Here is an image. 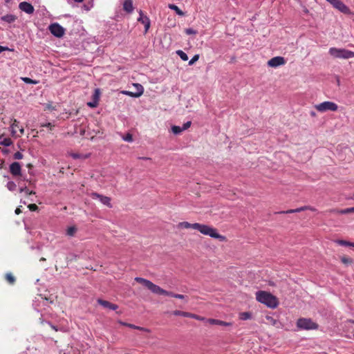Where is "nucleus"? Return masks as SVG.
Listing matches in <instances>:
<instances>
[{
  "mask_svg": "<svg viewBox=\"0 0 354 354\" xmlns=\"http://www.w3.org/2000/svg\"><path fill=\"white\" fill-rule=\"evenodd\" d=\"M20 192H25L26 194L28 195H31V194H35V192H33V191H29V189H28L26 187L25 188H21L20 189Z\"/></svg>",
  "mask_w": 354,
  "mask_h": 354,
  "instance_id": "obj_45",
  "label": "nucleus"
},
{
  "mask_svg": "<svg viewBox=\"0 0 354 354\" xmlns=\"http://www.w3.org/2000/svg\"><path fill=\"white\" fill-rule=\"evenodd\" d=\"M19 8L27 14H32L35 11L34 7L28 2L23 1L19 4Z\"/></svg>",
  "mask_w": 354,
  "mask_h": 354,
  "instance_id": "obj_13",
  "label": "nucleus"
},
{
  "mask_svg": "<svg viewBox=\"0 0 354 354\" xmlns=\"http://www.w3.org/2000/svg\"><path fill=\"white\" fill-rule=\"evenodd\" d=\"M239 318L242 320H247L251 318V314L248 312H243L240 313Z\"/></svg>",
  "mask_w": 354,
  "mask_h": 354,
  "instance_id": "obj_30",
  "label": "nucleus"
},
{
  "mask_svg": "<svg viewBox=\"0 0 354 354\" xmlns=\"http://www.w3.org/2000/svg\"><path fill=\"white\" fill-rule=\"evenodd\" d=\"M301 212V207L297 208V209H288L287 211H281L279 213L280 214H292V213H297V212Z\"/></svg>",
  "mask_w": 354,
  "mask_h": 354,
  "instance_id": "obj_32",
  "label": "nucleus"
},
{
  "mask_svg": "<svg viewBox=\"0 0 354 354\" xmlns=\"http://www.w3.org/2000/svg\"><path fill=\"white\" fill-rule=\"evenodd\" d=\"M185 32L187 35H196L197 31L192 28H187L185 29Z\"/></svg>",
  "mask_w": 354,
  "mask_h": 354,
  "instance_id": "obj_43",
  "label": "nucleus"
},
{
  "mask_svg": "<svg viewBox=\"0 0 354 354\" xmlns=\"http://www.w3.org/2000/svg\"><path fill=\"white\" fill-rule=\"evenodd\" d=\"M194 226H195V223H189V222H187V221L180 222L178 225V227L179 228H185V229L192 228V229L195 230Z\"/></svg>",
  "mask_w": 354,
  "mask_h": 354,
  "instance_id": "obj_20",
  "label": "nucleus"
},
{
  "mask_svg": "<svg viewBox=\"0 0 354 354\" xmlns=\"http://www.w3.org/2000/svg\"><path fill=\"white\" fill-rule=\"evenodd\" d=\"M48 29L50 33L57 37H62L64 34V28L57 23L50 24Z\"/></svg>",
  "mask_w": 354,
  "mask_h": 354,
  "instance_id": "obj_6",
  "label": "nucleus"
},
{
  "mask_svg": "<svg viewBox=\"0 0 354 354\" xmlns=\"http://www.w3.org/2000/svg\"><path fill=\"white\" fill-rule=\"evenodd\" d=\"M156 294L167 295L169 297L173 295L172 292L166 291L158 286H156Z\"/></svg>",
  "mask_w": 354,
  "mask_h": 354,
  "instance_id": "obj_23",
  "label": "nucleus"
},
{
  "mask_svg": "<svg viewBox=\"0 0 354 354\" xmlns=\"http://www.w3.org/2000/svg\"><path fill=\"white\" fill-rule=\"evenodd\" d=\"M191 124L190 121L185 122L183 126V131L187 129L191 126Z\"/></svg>",
  "mask_w": 354,
  "mask_h": 354,
  "instance_id": "obj_48",
  "label": "nucleus"
},
{
  "mask_svg": "<svg viewBox=\"0 0 354 354\" xmlns=\"http://www.w3.org/2000/svg\"><path fill=\"white\" fill-rule=\"evenodd\" d=\"M97 301L100 305L102 306L104 308H109L113 310H115L118 308V305L112 304L108 301L103 300L102 299H98Z\"/></svg>",
  "mask_w": 354,
  "mask_h": 354,
  "instance_id": "obj_14",
  "label": "nucleus"
},
{
  "mask_svg": "<svg viewBox=\"0 0 354 354\" xmlns=\"http://www.w3.org/2000/svg\"><path fill=\"white\" fill-rule=\"evenodd\" d=\"M12 140L9 138H3L0 136V145L6 147H8L12 145Z\"/></svg>",
  "mask_w": 354,
  "mask_h": 354,
  "instance_id": "obj_22",
  "label": "nucleus"
},
{
  "mask_svg": "<svg viewBox=\"0 0 354 354\" xmlns=\"http://www.w3.org/2000/svg\"><path fill=\"white\" fill-rule=\"evenodd\" d=\"M7 50H8V47H4L2 46H0V53H2L3 51Z\"/></svg>",
  "mask_w": 354,
  "mask_h": 354,
  "instance_id": "obj_53",
  "label": "nucleus"
},
{
  "mask_svg": "<svg viewBox=\"0 0 354 354\" xmlns=\"http://www.w3.org/2000/svg\"><path fill=\"white\" fill-rule=\"evenodd\" d=\"M176 54L180 57V59L183 61H187L188 60V56L187 55L183 52V50H178L176 51Z\"/></svg>",
  "mask_w": 354,
  "mask_h": 354,
  "instance_id": "obj_29",
  "label": "nucleus"
},
{
  "mask_svg": "<svg viewBox=\"0 0 354 354\" xmlns=\"http://www.w3.org/2000/svg\"><path fill=\"white\" fill-rule=\"evenodd\" d=\"M18 122L17 121V120H13V122L12 124H11V128H12V135H15V133H16V131H15V128L16 127H18Z\"/></svg>",
  "mask_w": 354,
  "mask_h": 354,
  "instance_id": "obj_37",
  "label": "nucleus"
},
{
  "mask_svg": "<svg viewBox=\"0 0 354 354\" xmlns=\"http://www.w3.org/2000/svg\"><path fill=\"white\" fill-rule=\"evenodd\" d=\"M169 8L176 11V14L180 16H184L185 13L176 5L170 4L169 6Z\"/></svg>",
  "mask_w": 354,
  "mask_h": 354,
  "instance_id": "obj_26",
  "label": "nucleus"
},
{
  "mask_svg": "<svg viewBox=\"0 0 354 354\" xmlns=\"http://www.w3.org/2000/svg\"><path fill=\"white\" fill-rule=\"evenodd\" d=\"M193 319H195L196 320H200V321L204 320V317L197 315L196 314H194V317H193Z\"/></svg>",
  "mask_w": 354,
  "mask_h": 354,
  "instance_id": "obj_51",
  "label": "nucleus"
},
{
  "mask_svg": "<svg viewBox=\"0 0 354 354\" xmlns=\"http://www.w3.org/2000/svg\"><path fill=\"white\" fill-rule=\"evenodd\" d=\"M71 156L74 159H78V158L86 159V158H88V156H89V155H82V154H80V153H72L71 154Z\"/></svg>",
  "mask_w": 354,
  "mask_h": 354,
  "instance_id": "obj_31",
  "label": "nucleus"
},
{
  "mask_svg": "<svg viewBox=\"0 0 354 354\" xmlns=\"http://www.w3.org/2000/svg\"><path fill=\"white\" fill-rule=\"evenodd\" d=\"M6 281L10 283L14 284L15 282V277L11 273H7L5 276Z\"/></svg>",
  "mask_w": 354,
  "mask_h": 354,
  "instance_id": "obj_28",
  "label": "nucleus"
},
{
  "mask_svg": "<svg viewBox=\"0 0 354 354\" xmlns=\"http://www.w3.org/2000/svg\"><path fill=\"white\" fill-rule=\"evenodd\" d=\"M127 326L130 327L131 328L138 329V330H142L143 329L142 328H141L140 326H135V325L131 324H127Z\"/></svg>",
  "mask_w": 354,
  "mask_h": 354,
  "instance_id": "obj_50",
  "label": "nucleus"
},
{
  "mask_svg": "<svg viewBox=\"0 0 354 354\" xmlns=\"http://www.w3.org/2000/svg\"><path fill=\"white\" fill-rule=\"evenodd\" d=\"M122 325H124V326H127V324H128L127 323H124V322H120Z\"/></svg>",
  "mask_w": 354,
  "mask_h": 354,
  "instance_id": "obj_58",
  "label": "nucleus"
},
{
  "mask_svg": "<svg viewBox=\"0 0 354 354\" xmlns=\"http://www.w3.org/2000/svg\"><path fill=\"white\" fill-rule=\"evenodd\" d=\"M10 174L15 176H21V167L20 164L17 162H14L10 165Z\"/></svg>",
  "mask_w": 354,
  "mask_h": 354,
  "instance_id": "obj_12",
  "label": "nucleus"
},
{
  "mask_svg": "<svg viewBox=\"0 0 354 354\" xmlns=\"http://www.w3.org/2000/svg\"><path fill=\"white\" fill-rule=\"evenodd\" d=\"M315 109L321 113L326 111H336L338 109V106L333 102L325 101L320 104H315Z\"/></svg>",
  "mask_w": 354,
  "mask_h": 354,
  "instance_id": "obj_5",
  "label": "nucleus"
},
{
  "mask_svg": "<svg viewBox=\"0 0 354 354\" xmlns=\"http://www.w3.org/2000/svg\"><path fill=\"white\" fill-rule=\"evenodd\" d=\"M63 169H64V168H62V169L60 170V172H62V173H63V172H64Z\"/></svg>",
  "mask_w": 354,
  "mask_h": 354,
  "instance_id": "obj_60",
  "label": "nucleus"
},
{
  "mask_svg": "<svg viewBox=\"0 0 354 354\" xmlns=\"http://www.w3.org/2000/svg\"><path fill=\"white\" fill-rule=\"evenodd\" d=\"M328 53L334 58L349 59L354 57V52L344 48L333 47L329 49Z\"/></svg>",
  "mask_w": 354,
  "mask_h": 354,
  "instance_id": "obj_3",
  "label": "nucleus"
},
{
  "mask_svg": "<svg viewBox=\"0 0 354 354\" xmlns=\"http://www.w3.org/2000/svg\"><path fill=\"white\" fill-rule=\"evenodd\" d=\"M286 63L284 57L281 56H277L272 57L268 62V65L272 68H277L279 66L284 65Z\"/></svg>",
  "mask_w": 354,
  "mask_h": 354,
  "instance_id": "obj_10",
  "label": "nucleus"
},
{
  "mask_svg": "<svg viewBox=\"0 0 354 354\" xmlns=\"http://www.w3.org/2000/svg\"><path fill=\"white\" fill-rule=\"evenodd\" d=\"M93 100H96L97 102H98L99 101V99H100V90L98 88H96L95 90V93L93 94Z\"/></svg>",
  "mask_w": 354,
  "mask_h": 354,
  "instance_id": "obj_38",
  "label": "nucleus"
},
{
  "mask_svg": "<svg viewBox=\"0 0 354 354\" xmlns=\"http://www.w3.org/2000/svg\"><path fill=\"white\" fill-rule=\"evenodd\" d=\"M122 139L129 142H131L133 141V136L130 133H127V134L122 136Z\"/></svg>",
  "mask_w": 354,
  "mask_h": 354,
  "instance_id": "obj_33",
  "label": "nucleus"
},
{
  "mask_svg": "<svg viewBox=\"0 0 354 354\" xmlns=\"http://www.w3.org/2000/svg\"><path fill=\"white\" fill-rule=\"evenodd\" d=\"M256 299L270 308H276L279 305L278 299L270 292L259 290L255 294Z\"/></svg>",
  "mask_w": 354,
  "mask_h": 354,
  "instance_id": "obj_1",
  "label": "nucleus"
},
{
  "mask_svg": "<svg viewBox=\"0 0 354 354\" xmlns=\"http://www.w3.org/2000/svg\"><path fill=\"white\" fill-rule=\"evenodd\" d=\"M23 154L19 151H17L14 154V158L16 160H21L23 158Z\"/></svg>",
  "mask_w": 354,
  "mask_h": 354,
  "instance_id": "obj_44",
  "label": "nucleus"
},
{
  "mask_svg": "<svg viewBox=\"0 0 354 354\" xmlns=\"http://www.w3.org/2000/svg\"><path fill=\"white\" fill-rule=\"evenodd\" d=\"M21 212V209L19 207H17L16 209H15V214H19Z\"/></svg>",
  "mask_w": 354,
  "mask_h": 354,
  "instance_id": "obj_54",
  "label": "nucleus"
},
{
  "mask_svg": "<svg viewBox=\"0 0 354 354\" xmlns=\"http://www.w3.org/2000/svg\"><path fill=\"white\" fill-rule=\"evenodd\" d=\"M17 19V17L14 15H6L1 17V20L8 23H12Z\"/></svg>",
  "mask_w": 354,
  "mask_h": 354,
  "instance_id": "obj_21",
  "label": "nucleus"
},
{
  "mask_svg": "<svg viewBox=\"0 0 354 354\" xmlns=\"http://www.w3.org/2000/svg\"><path fill=\"white\" fill-rule=\"evenodd\" d=\"M335 242H336L338 245H339L354 247V243L349 242V241H344V240H337V241H335Z\"/></svg>",
  "mask_w": 354,
  "mask_h": 354,
  "instance_id": "obj_24",
  "label": "nucleus"
},
{
  "mask_svg": "<svg viewBox=\"0 0 354 354\" xmlns=\"http://www.w3.org/2000/svg\"><path fill=\"white\" fill-rule=\"evenodd\" d=\"M266 319L267 320L268 324L274 326L277 328L280 327L279 326V325L281 324L280 322L278 320H277L276 319H274V317L267 315L266 317Z\"/></svg>",
  "mask_w": 354,
  "mask_h": 354,
  "instance_id": "obj_19",
  "label": "nucleus"
},
{
  "mask_svg": "<svg viewBox=\"0 0 354 354\" xmlns=\"http://www.w3.org/2000/svg\"><path fill=\"white\" fill-rule=\"evenodd\" d=\"M98 104L96 100H93V102H90L87 103V105L90 107L94 108L96 107Z\"/></svg>",
  "mask_w": 354,
  "mask_h": 354,
  "instance_id": "obj_47",
  "label": "nucleus"
},
{
  "mask_svg": "<svg viewBox=\"0 0 354 354\" xmlns=\"http://www.w3.org/2000/svg\"><path fill=\"white\" fill-rule=\"evenodd\" d=\"M333 6L344 14H348L350 9L341 0H326Z\"/></svg>",
  "mask_w": 354,
  "mask_h": 354,
  "instance_id": "obj_7",
  "label": "nucleus"
},
{
  "mask_svg": "<svg viewBox=\"0 0 354 354\" xmlns=\"http://www.w3.org/2000/svg\"><path fill=\"white\" fill-rule=\"evenodd\" d=\"M330 212H335V213H339L341 214H346L353 213L354 207H349V208L340 209V210L333 209H330Z\"/></svg>",
  "mask_w": 354,
  "mask_h": 354,
  "instance_id": "obj_18",
  "label": "nucleus"
},
{
  "mask_svg": "<svg viewBox=\"0 0 354 354\" xmlns=\"http://www.w3.org/2000/svg\"><path fill=\"white\" fill-rule=\"evenodd\" d=\"M77 232V228L75 226L68 227L66 230V235L73 236Z\"/></svg>",
  "mask_w": 354,
  "mask_h": 354,
  "instance_id": "obj_27",
  "label": "nucleus"
},
{
  "mask_svg": "<svg viewBox=\"0 0 354 354\" xmlns=\"http://www.w3.org/2000/svg\"><path fill=\"white\" fill-rule=\"evenodd\" d=\"M41 127H49V128H52L53 126L52 125L51 123L48 122V123H46V124H42Z\"/></svg>",
  "mask_w": 354,
  "mask_h": 354,
  "instance_id": "obj_52",
  "label": "nucleus"
},
{
  "mask_svg": "<svg viewBox=\"0 0 354 354\" xmlns=\"http://www.w3.org/2000/svg\"><path fill=\"white\" fill-rule=\"evenodd\" d=\"M7 187L9 190L14 191L17 187V185L13 181H9L7 183Z\"/></svg>",
  "mask_w": 354,
  "mask_h": 354,
  "instance_id": "obj_36",
  "label": "nucleus"
},
{
  "mask_svg": "<svg viewBox=\"0 0 354 354\" xmlns=\"http://www.w3.org/2000/svg\"><path fill=\"white\" fill-rule=\"evenodd\" d=\"M183 317L193 318V317H194V314L191 313H188V312H184V316Z\"/></svg>",
  "mask_w": 354,
  "mask_h": 354,
  "instance_id": "obj_49",
  "label": "nucleus"
},
{
  "mask_svg": "<svg viewBox=\"0 0 354 354\" xmlns=\"http://www.w3.org/2000/svg\"><path fill=\"white\" fill-rule=\"evenodd\" d=\"M297 327L300 330H316L319 325L311 319L299 318L297 321Z\"/></svg>",
  "mask_w": 354,
  "mask_h": 354,
  "instance_id": "obj_4",
  "label": "nucleus"
},
{
  "mask_svg": "<svg viewBox=\"0 0 354 354\" xmlns=\"http://www.w3.org/2000/svg\"><path fill=\"white\" fill-rule=\"evenodd\" d=\"M28 207L30 211H32V212L38 209V206L35 203L28 205Z\"/></svg>",
  "mask_w": 354,
  "mask_h": 354,
  "instance_id": "obj_42",
  "label": "nucleus"
},
{
  "mask_svg": "<svg viewBox=\"0 0 354 354\" xmlns=\"http://www.w3.org/2000/svg\"><path fill=\"white\" fill-rule=\"evenodd\" d=\"M91 197L93 199H99L100 201L104 205L107 206L109 208L112 207L111 205V199L110 197L103 196L102 194H100L97 192H92L90 194Z\"/></svg>",
  "mask_w": 354,
  "mask_h": 354,
  "instance_id": "obj_8",
  "label": "nucleus"
},
{
  "mask_svg": "<svg viewBox=\"0 0 354 354\" xmlns=\"http://www.w3.org/2000/svg\"><path fill=\"white\" fill-rule=\"evenodd\" d=\"M171 130L174 134H179L183 131V129L178 126H173Z\"/></svg>",
  "mask_w": 354,
  "mask_h": 354,
  "instance_id": "obj_34",
  "label": "nucleus"
},
{
  "mask_svg": "<svg viewBox=\"0 0 354 354\" xmlns=\"http://www.w3.org/2000/svg\"><path fill=\"white\" fill-rule=\"evenodd\" d=\"M310 114V115H311L312 117H315V116H316V113H315V112H314V111H311Z\"/></svg>",
  "mask_w": 354,
  "mask_h": 354,
  "instance_id": "obj_55",
  "label": "nucleus"
},
{
  "mask_svg": "<svg viewBox=\"0 0 354 354\" xmlns=\"http://www.w3.org/2000/svg\"><path fill=\"white\" fill-rule=\"evenodd\" d=\"M19 131H20V133H21V134H23V133H24V128H21V129H19Z\"/></svg>",
  "mask_w": 354,
  "mask_h": 354,
  "instance_id": "obj_56",
  "label": "nucleus"
},
{
  "mask_svg": "<svg viewBox=\"0 0 354 354\" xmlns=\"http://www.w3.org/2000/svg\"><path fill=\"white\" fill-rule=\"evenodd\" d=\"M305 210H310L312 212H316L317 209L312 206H308V205L301 207V212L305 211Z\"/></svg>",
  "mask_w": 354,
  "mask_h": 354,
  "instance_id": "obj_40",
  "label": "nucleus"
},
{
  "mask_svg": "<svg viewBox=\"0 0 354 354\" xmlns=\"http://www.w3.org/2000/svg\"><path fill=\"white\" fill-rule=\"evenodd\" d=\"M207 322L209 323L210 324H216V325H219V326H230L232 325V324L231 322H226L221 321L219 319H209L207 320Z\"/></svg>",
  "mask_w": 354,
  "mask_h": 354,
  "instance_id": "obj_16",
  "label": "nucleus"
},
{
  "mask_svg": "<svg viewBox=\"0 0 354 354\" xmlns=\"http://www.w3.org/2000/svg\"><path fill=\"white\" fill-rule=\"evenodd\" d=\"M340 260L342 263L345 265H351L353 263V260L351 258L346 256L341 257Z\"/></svg>",
  "mask_w": 354,
  "mask_h": 354,
  "instance_id": "obj_25",
  "label": "nucleus"
},
{
  "mask_svg": "<svg viewBox=\"0 0 354 354\" xmlns=\"http://www.w3.org/2000/svg\"><path fill=\"white\" fill-rule=\"evenodd\" d=\"M199 59V55H195L191 60L189 62V65L192 66L196 62H197Z\"/></svg>",
  "mask_w": 354,
  "mask_h": 354,
  "instance_id": "obj_39",
  "label": "nucleus"
},
{
  "mask_svg": "<svg viewBox=\"0 0 354 354\" xmlns=\"http://www.w3.org/2000/svg\"><path fill=\"white\" fill-rule=\"evenodd\" d=\"M135 281L140 283L142 286L147 288L148 290H150L151 292H155V285L150 281L141 277H136Z\"/></svg>",
  "mask_w": 354,
  "mask_h": 354,
  "instance_id": "obj_11",
  "label": "nucleus"
},
{
  "mask_svg": "<svg viewBox=\"0 0 354 354\" xmlns=\"http://www.w3.org/2000/svg\"><path fill=\"white\" fill-rule=\"evenodd\" d=\"M75 2H77V3H81L84 0H73Z\"/></svg>",
  "mask_w": 354,
  "mask_h": 354,
  "instance_id": "obj_57",
  "label": "nucleus"
},
{
  "mask_svg": "<svg viewBox=\"0 0 354 354\" xmlns=\"http://www.w3.org/2000/svg\"><path fill=\"white\" fill-rule=\"evenodd\" d=\"M40 261H46V259L42 257V258H41Z\"/></svg>",
  "mask_w": 354,
  "mask_h": 354,
  "instance_id": "obj_59",
  "label": "nucleus"
},
{
  "mask_svg": "<svg viewBox=\"0 0 354 354\" xmlns=\"http://www.w3.org/2000/svg\"><path fill=\"white\" fill-rule=\"evenodd\" d=\"M133 85L136 88V91H123L122 93L131 97H138L140 96L143 93L142 86L140 84H133Z\"/></svg>",
  "mask_w": 354,
  "mask_h": 354,
  "instance_id": "obj_9",
  "label": "nucleus"
},
{
  "mask_svg": "<svg viewBox=\"0 0 354 354\" xmlns=\"http://www.w3.org/2000/svg\"><path fill=\"white\" fill-rule=\"evenodd\" d=\"M184 312L185 311H181V310H176L173 312V315H176V316H184Z\"/></svg>",
  "mask_w": 354,
  "mask_h": 354,
  "instance_id": "obj_46",
  "label": "nucleus"
},
{
  "mask_svg": "<svg viewBox=\"0 0 354 354\" xmlns=\"http://www.w3.org/2000/svg\"><path fill=\"white\" fill-rule=\"evenodd\" d=\"M195 230L199 231L201 234L204 235L209 236L210 237L217 239L221 241H225L226 240L225 236L219 234L217 232L216 229L210 227L207 225L200 224L198 223H195Z\"/></svg>",
  "mask_w": 354,
  "mask_h": 354,
  "instance_id": "obj_2",
  "label": "nucleus"
},
{
  "mask_svg": "<svg viewBox=\"0 0 354 354\" xmlns=\"http://www.w3.org/2000/svg\"><path fill=\"white\" fill-rule=\"evenodd\" d=\"M138 21L145 25V32H147L150 27V20L147 16L144 15L141 10L140 11V17Z\"/></svg>",
  "mask_w": 354,
  "mask_h": 354,
  "instance_id": "obj_15",
  "label": "nucleus"
},
{
  "mask_svg": "<svg viewBox=\"0 0 354 354\" xmlns=\"http://www.w3.org/2000/svg\"><path fill=\"white\" fill-rule=\"evenodd\" d=\"M171 297H174V298H176V299H185V298L187 297V296H185L184 295L176 294V293H174V292H173V295Z\"/></svg>",
  "mask_w": 354,
  "mask_h": 354,
  "instance_id": "obj_41",
  "label": "nucleus"
},
{
  "mask_svg": "<svg viewBox=\"0 0 354 354\" xmlns=\"http://www.w3.org/2000/svg\"><path fill=\"white\" fill-rule=\"evenodd\" d=\"M123 10L128 13H131L133 10V2L131 0H125L123 3Z\"/></svg>",
  "mask_w": 354,
  "mask_h": 354,
  "instance_id": "obj_17",
  "label": "nucleus"
},
{
  "mask_svg": "<svg viewBox=\"0 0 354 354\" xmlns=\"http://www.w3.org/2000/svg\"><path fill=\"white\" fill-rule=\"evenodd\" d=\"M22 80L26 83V84H37L38 83V81L37 80H33L29 77H22Z\"/></svg>",
  "mask_w": 354,
  "mask_h": 354,
  "instance_id": "obj_35",
  "label": "nucleus"
}]
</instances>
